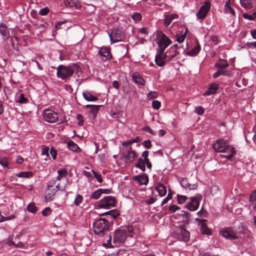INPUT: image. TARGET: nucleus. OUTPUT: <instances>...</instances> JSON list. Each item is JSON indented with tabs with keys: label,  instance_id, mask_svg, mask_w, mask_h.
I'll use <instances>...</instances> for the list:
<instances>
[{
	"label": "nucleus",
	"instance_id": "f257e3e1",
	"mask_svg": "<svg viewBox=\"0 0 256 256\" xmlns=\"http://www.w3.org/2000/svg\"><path fill=\"white\" fill-rule=\"evenodd\" d=\"M150 39L153 44L155 42L158 45L157 52L156 56H159V55L162 54L166 48L172 43V40L160 32H156L151 36Z\"/></svg>",
	"mask_w": 256,
	"mask_h": 256
},
{
	"label": "nucleus",
	"instance_id": "f03ea898",
	"mask_svg": "<svg viewBox=\"0 0 256 256\" xmlns=\"http://www.w3.org/2000/svg\"><path fill=\"white\" fill-rule=\"evenodd\" d=\"M178 53L177 50H175L174 47H170L165 54L163 52L162 54L156 56L155 62L158 66H163L166 62L170 61Z\"/></svg>",
	"mask_w": 256,
	"mask_h": 256
},
{
	"label": "nucleus",
	"instance_id": "7ed1b4c3",
	"mask_svg": "<svg viewBox=\"0 0 256 256\" xmlns=\"http://www.w3.org/2000/svg\"><path fill=\"white\" fill-rule=\"evenodd\" d=\"M132 228L128 226L115 231L113 242L116 245L122 243L127 236H132Z\"/></svg>",
	"mask_w": 256,
	"mask_h": 256
},
{
	"label": "nucleus",
	"instance_id": "20e7f679",
	"mask_svg": "<svg viewBox=\"0 0 256 256\" xmlns=\"http://www.w3.org/2000/svg\"><path fill=\"white\" fill-rule=\"evenodd\" d=\"M92 228L94 233L99 236H103L108 230V222L104 218L98 219L93 223Z\"/></svg>",
	"mask_w": 256,
	"mask_h": 256
},
{
	"label": "nucleus",
	"instance_id": "39448f33",
	"mask_svg": "<svg viewBox=\"0 0 256 256\" xmlns=\"http://www.w3.org/2000/svg\"><path fill=\"white\" fill-rule=\"evenodd\" d=\"M74 70L70 66H59L57 68V76L65 82L72 75Z\"/></svg>",
	"mask_w": 256,
	"mask_h": 256
},
{
	"label": "nucleus",
	"instance_id": "423d86ee",
	"mask_svg": "<svg viewBox=\"0 0 256 256\" xmlns=\"http://www.w3.org/2000/svg\"><path fill=\"white\" fill-rule=\"evenodd\" d=\"M116 204V199L112 196H106L99 200L96 205V208H103L108 210L115 207Z\"/></svg>",
	"mask_w": 256,
	"mask_h": 256
},
{
	"label": "nucleus",
	"instance_id": "0eeeda50",
	"mask_svg": "<svg viewBox=\"0 0 256 256\" xmlns=\"http://www.w3.org/2000/svg\"><path fill=\"white\" fill-rule=\"evenodd\" d=\"M212 146L214 150L218 152H225L226 150H232V146L227 144L226 140L223 139L218 140Z\"/></svg>",
	"mask_w": 256,
	"mask_h": 256
},
{
	"label": "nucleus",
	"instance_id": "6e6552de",
	"mask_svg": "<svg viewBox=\"0 0 256 256\" xmlns=\"http://www.w3.org/2000/svg\"><path fill=\"white\" fill-rule=\"evenodd\" d=\"M108 34L112 43L122 41L124 38V32L118 28H114Z\"/></svg>",
	"mask_w": 256,
	"mask_h": 256
},
{
	"label": "nucleus",
	"instance_id": "1a4fd4ad",
	"mask_svg": "<svg viewBox=\"0 0 256 256\" xmlns=\"http://www.w3.org/2000/svg\"><path fill=\"white\" fill-rule=\"evenodd\" d=\"M201 198L202 196L200 195L190 198L189 201L186 205V208L190 211L196 210L199 207Z\"/></svg>",
	"mask_w": 256,
	"mask_h": 256
},
{
	"label": "nucleus",
	"instance_id": "9d476101",
	"mask_svg": "<svg viewBox=\"0 0 256 256\" xmlns=\"http://www.w3.org/2000/svg\"><path fill=\"white\" fill-rule=\"evenodd\" d=\"M42 116L44 120L50 123L56 122L58 118V114L51 110H44Z\"/></svg>",
	"mask_w": 256,
	"mask_h": 256
},
{
	"label": "nucleus",
	"instance_id": "9b49d317",
	"mask_svg": "<svg viewBox=\"0 0 256 256\" xmlns=\"http://www.w3.org/2000/svg\"><path fill=\"white\" fill-rule=\"evenodd\" d=\"M220 234L228 240H236L238 238L236 232L232 228H228L220 232Z\"/></svg>",
	"mask_w": 256,
	"mask_h": 256
},
{
	"label": "nucleus",
	"instance_id": "f8f14e48",
	"mask_svg": "<svg viewBox=\"0 0 256 256\" xmlns=\"http://www.w3.org/2000/svg\"><path fill=\"white\" fill-rule=\"evenodd\" d=\"M124 160L126 163H130L136 158V156L135 152L132 150L130 146H126V151L122 153Z\"/></svg>",
	"mask_w": 256,
	"mask_h": 256
},
{
	"label": "nucleus",
	"instance_id": "ddd939ff",
	"mask_svg": "<svg viewBox=\"0 0 256 256\" xmlns=\"http://www.w3.org/2000/svg\"><path fill=\"white\" fill-rule=\"evenodd\" d=\"M210 1H206L204 4L198 10V11L196 14V16L197 18L198 19H203L204 18L206 14H208V11L210 10Z\"/></svg>",
	"mask_w": 256,
	"mask_h": 256
},
{
	"label": "nucleus",
	"instance_id": "4468645a",
	"mask_svg": "<svg viewBox=\"0 0 256 256\" xmlns=\"http://www.w3.org/2000/svg\"><path fill=\"white\" fill-rule=\"evenodd\" d=\"M196 220H198L200 229L201 232L204 234H206L210 236L212 234L211 230L208 227L207 225L205 223V220H200L199 218H196Z\"/></svg>",
	"mask_w": 256,
	"mask_h": 256
},
{
	"label": "nucleus",
	"instance_id": "2eb2a0df",
	"mask_svg": "<svg viewBox=\"0 0 256 256\" xmlns=\"http://www.w3.org/2000/svg\"><path fill=\"white\" fill-rule=\"evenodd\" d=\"M180 182L182 186L186 189L194 190L198 188V184H190L186 178H182Z\"/></svg>",
	"mask_w": 256,
	"mask_h": 256
},
{
	"label": "nucleus",
	"instance_id": "dca6fc26",
	"mask_svg": "<svg viewBox=\"0 0 256 256\" xmlns=\"http://www.w3.org/2000/svg\"><path fill=\"white\" fill-rule=\"evenodd\" d=\"M178 236L180 240L184 242H188L190 239V234L189 232L184 228H180L178 232Z\"/></svg>",
	"mask_w": 256,
	"mask_h": 256
},
{
	"label": "nucleus",
	"instance_id": "f3484780",
	"mask_svg": "<svg viewBox=\"0 0 256 256\" xmlns=\"http://www.w3.org/2000/svg\"><path fill=\"white\" fill-rule=\"evenodd\" d=\"M249 207L252 210H256V190L250 196Z\"/></svg>",
	"mask_w": 256,
	"mask_h": 256
},
{
	"label": "nucleus",
	"instance_id": "a211bd4d",
	"mask_svg": "<svg viewBox=\"0 0 256 256\" xmlns=\"http://www.w3.org/2000/svg\"><path fill=\"white\" fill-rule=\"evenodd\" d=\"M0 33L4 40H7L10 37V34L6 26L2 24H0Z\"/></svg>",
	"mask_w": 256,
	"mask_h": 256
},
{
	"label": "nucleus",
	"instance_id": "6ab92c4d",
	"mask_svg": "<svg viewBox=\"0 0 256 256\" xmlns=\"http://www.w3.org/2000/svg\"><path fill=\"white\" fill-rule=\"evenodd\" d=\"M218 88V84L214 83L211 84L208 90L204 93L203 95L204 96H209L212 94H214L216 92V90Z\"/></svg>",
	"mask_w": 256,
	"mask_h": 256
},
{
	"label": "nucleus",
	"instance_id": "aec40b11",
	"mask_svg": "<svg viewBox=\"0 0 256 256\" xmlns=\"http://www.w3.org/2000/svg\"><path fill=\"white\" fill-rule=\"evenodd\" d=\"M134 180H136L140 185H146L148 182V178L145 174L136 176Z\"/></svg>",
	"mask_w": 256,
	"mask_h": 256
},
{
	"label": "nucleus",
	"instance_id": "412c9836",
	"mask_svg": "<svg viewBox=\"0 0 256 256\" xmlns=\"http://www.w3.org/2000/svg\"><path fill=\"white\" fill-rule=\"evenodd\" d=\"M156 190L160 196H164L166 194V187L162 183H158L156 186Z\"/></svg>",
	"mask_w": 256,
	"mask_h": 256
},
{
	"label": "nucleus",
	"instance_id": "4be33fe9",
	"mask_svg": "<svg viewBox=\"0 0 256 256\" xmlns=\"http://www.w3.org/2000/svg\"><path fill=\"white\" fill-rule=\"evenodd\" d=\"M99 54L102 56L106 58V59H110L112 55L110 49L107 47H102L99 50Z\"/></svg>",
	"mask_w": 256,
	"mask_h": 256
},
{
	"label": "nucleus",
	"instance_id": "5701e85b",
	"mask_svg": "<svg viewBox=\"0 0 256 256\" xmlns=\"http://www.w3.org/2000/svg\"><path fill=\"white\" fill-rule=\"evenodd\" d=\"M214 66L216 68L218 69L223 70L228 67L229 64L226 60L224 59H220L215 64Z\"/></svg>",
	"mask_w": 256,
	"mask_h": 256
},
{
	"label": "nucleus",
	"instance_id": "b1692460",
	"mask_svg": "<svg viewBox=\"0 0 256 256\" xmlns=\"http://www.w3.org/2000/svg\"><path fill=\"white\" fill-rule=\"evenodd\" d=\"M46 192V194L45 196L46 200H52L57 192L54 188H47Z\"/></svg>",
	"mask_w": 256,
	"mask_h": 256
},
{
	"label": "nucleus",
	"instance_id": "393cba45",
	"mask_svg": "<svg viewBox=\"0 0 256 256\" xmlns=\"http://www.w3.org/2000/svg\"><path fill=\"white\" fill-rule=\"evenodd\" d=\"M200 49V45L198 44L196 46L194 47L190 50L186 52V54L190 56H195L199 53Z\"/></svg>",
	"mask_w": 256,
	"mask_h": 256
},
{
	"label": "nucleus",
	"instance_id": "a878e982",
	"mask_svg": "<svg viewBox=\"0 0 256 256\" xmlns=\"http://www.w3.org/2000/svg\"><path fill=\"white\" fill-rule=\"evenodd\" d=\"M178 15L176 14H169L166 15L164 22V24L166 27H168L170 25L172 21L173 20L178 18Z\"/></svg>",
	"mask_w": 256,
	"mask_h": 256
},
{
	"label": "nucleus",
	"instance_id": "bb28decb",
	"mask_svg": "<svg viewBox=\"0 0 256 256\" xmlns=\"http://www.w3.org/2000/svg\"><path fill=\"white\" fill-rule=\"evenodd\" d=\"M132 78L134 82L138 84L144 85V81L142 78L137 72L133 74Z\"/></svg>",
	"mask_w": 256,
	"mask_h": 256
},
{
	"label": "nucleus",
	"instance_id": "cd10ccee",
	"mask_svg": "<svg viewBox=\"0 0 256 256\" xmlns=\"http://www.w3.org/2000/svg\"><path fill=\"white\" fill-rule=\"evenodd\" d=\"M84 98L87 101L92 102L98 100V98L92 94L88 92H84L82 94Z\"/></svg>",
	"mask_w": 256,
	"mask_h": 256
},
{
	"label": "nucleus",
	"instance_id": "c85d7f7f",
	"mask_svg": "<svg viewBox=\"0 0 256 256\" xmlns=\"http://www.w3.org/2000/svg\"><path fill=\"white\" fill-rule=\"evenodd\" d=\"M67 146L72 151L78 152L80 150V148L72 140H69L67 142Z\"/></svg>",
	"mask_w": 256,
	"mask_h": 256
},
{
	"label": "nucleus",
	"instance_id": "c756f323",
	"mask_svg": "<svg viewBox=\"0 0 256 256\" xmlns=\"http://www.w3.org/2000/svg\"><path fill=\"white\" fill-rule=\"evenodd\" d=\"M58 176L56 178V180H60L62 178H66L68 172L64 168H62L58 171Z\"/></svg>",
	"mask_w": 256,
	"mask_h": 256
},
{
	"label": "nucleus",
	"instance_id": "7c9ffc66",
	"mask_svg": "<svg viewBox=\"0 0 256 256\" xmlns=\"http://www.w3.org/2000/svg\"><path fill=\"white\" fill-rule=\"evenodd\" d=\"M140 140V138L139 136H136L135 138L132 139L130 140L123 142L122 144L124 146H130V145L132 144L139 142Z\"/></svg>",
	"mask_w": 256,
	"mask_h": 256
},
{
	"label": "nucleus",
	"instance_id": "2f4dec72",
	"mask_svg": "<svg viewBox=\"0 0 256 256\" xmlns=\"http://www.w3.org/2000/svg\"><path fill=\"white\" fill-rule=\"evenodd\" d=\"M224 12L227 14H230L232 16L235 14L229 2H226L224 5Z\"/></svg>",
	"mask_w": 256,
	"mask_h": 256
},
{
	"label": "nucleus",
	"instance_id": "473e14b6",
	"mask_svg": "<svg viewBox=\"0 0 256 256\" xmlns=\"http://www.w3.org/2000/svg\"><path fill=\"white\" fill-rule=\"evenodd\" d=\"M16 176L21 178H30L32 177V174L31 172H22L16 174Z\"/></svg>",
	"mask_w": 256,
	"mask_h": 256
},
{
	"label": "nucleus",
	"instance_id": "72a5a7b5",
	"mask_svg": "<svg viewBox=\"0 0 256 256\" xmlns=\"http://www.w3.org/2000/svg\"><path fill=\"white\" fill-rule=\"evenodd\" d=\"M238 232L248 236L247 226L244 224H240L238 227Z\"/></svg>",
	"mask_w": 256,
	"mask_h": 256
},
{
	"label": "nucleus",
	"instance_id": "f704fd0d",
	"mask_svg": "<svg viewBox=\"0 0 256 256\" xmlns=\"http://www.w3.org/2000/svg\"><path fill=\"white\" fill-rule=\"evenodd\" d=\"M136 166L140 169L142 171H144L146 170L144 160L141 158L138 159Z\"/></svg>",
	"mask_w": 256,
	"mask_h": 256
},
{
	"label": "nucleus",
	"instance_id": "c9c22d12",
	"mask_svg": "<svg viewBox=\"0 0 256 256\" xmlns=\"http://www.w3.org/2000/svg\"><path fill=\"white\" fill-rule=\"evenodd\" d=\"M105 238L106 239V242H104L102 244L103 246L106 248H110L114 247V246H112L111 244V240H112L111 236L108 234L106 236Z\"/></svg>",
	"mask_w": 256,
	"mask_h": 256
},
{
	"label": "nucleus",
	"instance_id": "e433bc0d",
	"mask_svg": "<svg viewBox=\"0 0 256 256\" xmlns=\"http://www.w3.org/2000/svg\"><path fill=\"white\" fill-rule=\"evenodd\" d=\"M224 153H228V154H222L220 155L222 158H225L228 160L231 159L233 156L234 154L235 153V151L234 150V148L232 146V150H226Z\"/></svg>",
	"mask_w": 256,
	"mask_h": 256
},
{
	"label": "nucleus",
	"instance_id": "4c0bfd02",
	"mask_svg": "<svg viewBox=\"0 0 256 256\" xmlns=\"http://www.w3.org/2000/svg\"><path fill=\"white\" fill-rule=\"evenodd\" d=\"M106 214L110 215L113 218H116L120 215V214L118 210H112L102 214V215L104 216V215H106Z\"/></svg>",
	"mask_w": 256,
	"mask_h": 256
},
{
	"label": "nucleus",
	"instance_id": "58836bf2",
	"mask_svg": "<svg viewBox=\"0 0 256 256\" xmlns=\"http://www.w3.org/2000/svg\"><path fill=\"white\" fill-rule=\"evenodd\" d=\"M82 196L80 194H76L74 200V204L76 206H78L82 202Z\"/></svg>",
	"mask_w": 256,
	"mask_h": 256
},
{
	"label": "nucleus",
	"instance_id": "ea45409f",
	"mask_svg": "<svg viewBox=\"0 0 256 256\" xmlns=\"http://www.w3.org/2000/svg\"><path fill=\"white\" fill-rule=\"evenodd\" d=\"M27 210L30 212L34 214L37 210V208L36 206L34 203L32 202V203H30V204H28V206Z\"/></svg>",
	"mask_w": 256,
	"mask_h": 256
},
{
	"label": "nucleus",
	"instance_id": "a19ab883",
	"mask_svg": "<svg viewBox=\"0 0 256 256\" xmlns=\"http://www.w3.org/2000/svg\"><path fill=\"white\" fill-rule=\"evenodd\" d=\"M102 194L99 190L98 189L97 190H95L92 194L91 196H90V198H92L94 200H98L100 196H101Z\"/></svg>",
	"mask_w": 256,
	"mask_h": 256
},
{
	"label": "nucleus",
	"instance_id": "79ce46f5",
	"mask_svg": "<svg viewBox=\"0 0 256 256\" xmlns=\"http://www.w3.org/2000/svg\"><path fill=\"white\" fill-rule=\"evenodd\" d=\"M177 199L178 204H182L188 199V198L185 196L177 194Z\"/></svg>",
	"mask_w": 256,
	"mask_h": 256
},
{
	"label": "nucleus",
	"instance_id": "37998d69",
	"mask_svg": "<svg viewBox=\"0 0 256 256\" xmlns=\"http://www.w3.org/2000/svg\"><path fill=\"white\" fill-rule=\"evenodd\" d=\"M204 110L202 106H200L195 107L194 112L197 114L198 115H202L204 113Z\"/></svg>",
	"mask_w": 256,
	"mask_h": 256
},
{
	"label": "nucleus",
	"instance_id": "c03bdc74",
	"mask_svg": "<svg viewBox=\"0 0 256 256\" xmlns=\"http://www.w3.org/2000/svg\"><path fill=\"white\" fill-rule=\"evenodd\" d=\"M92 173L94 174V178L96 179L97 181L100 182L102 183V176L100 174H98L95 170H92Z\"/></svg>",
	"mask_w": 256,
	"mask_h": 256
},
{
	"label": "nucleus",
	"instance_id": "a18cd8bd",
	"mask_svg": "<svg viewBox=\"0 0 256 256\" xmlns=\"http://www.w3.org/2000/svg\"><path fill=\"white\" fill-rule=\"evenodd\" d=\"M132 17L133 20L136 22H138L142 19L141 14L138 12H136L132 16Z\"/></svg>",
	"mask_w": 256,
	"mask_h": 256
},
{
	"label": "nucleus",
	"instance_id": "49530a36",
	"mask_svg": "<svg viewBox=\"0 0 256 256\" xmlns=\"http://www.w3.org/2000/svg\"><path fill=\"white\" fill-rule=\"evenodd\" d=\"M241 6L246 8H250V4L248 0H240Z\"/></svg>",
	"mask_w": 256,
	"mask_h": 256
},
{
	"label": "nucleus",
	"instance_id": "de8ad7c7",
	"mask_svg": "<svg viewBox=\"0 0 256 256\" xmlns=\"http://www.w3.org/2000/svg\"><path fill=\"white\" fill-rule=\"evenodd\" d=\"M5 244H8V246H12L15 245V243L12 241V236H10L8 238L4 240Z\"/></svg>",
	"mask_w": 256,
	"mask_h": 256
},
{
	"label": "nucleus",
	"instance_id": "09e8293b",
	"mask_svg": "<svg viewBox=\"0 0 256 256\" xmlns=\"http://www.w3.org/2000/svg\"><path fill=\"white\" fill-rule=\"evenodd\" d=\"M180 215L183 216V220L187 222L190 218V213L186 211H182Z\"/></svg>",
	"mask_w": 256,
	"mask_h": 256
},
{
	"label": "nucleus",
	"instance_id": "8fccbe9b",
	"mask_svg": "<svg viewBox=\"0 0 256 256\" xmlns=\"http://www.w3.org/2000/svg\"><path fill=\"white\" fill-rule=\"evenodd\" d=\"M160 102L158 100H154L152 102V108L155 110H158L160 107Z\"/></svg>",
	"mask_w": 256,
	"mask_h": 256
},
{
	"label": "nucleus",
	"instance_id": "3c124183",
	"mask_svg": "<svg viewBox=\"0 0 256 256\" xmlns=\"http://www.w3.org/2000/svg\"><path fill=\"white\" fill-rule=\"evenodd\" d=\"M49 12V9L47 8H44L40 9L39 11V14L40 16H46Z\"/></svg>",
	"mask_w": 256,
	"mask_h": 256
},
{
	"label": "nucleus",
	"instance_id": "603ef678",
	"mask_svg": "<svg viewBox=\"0 0 256 256\" xmlns=\"http://www.w3.org/2000/svg\"><path fill=\"white\" fill-rule=\"evenodd\" d=\"M0 164L4 168H7L8 162L6 158H4L0 159Z\"/></svg>",
	"mask_w": 256,
	"mask_h": 256
},
{
	"label": "nucleus",
	"instance_id": "864d4df0",
	"mask_svg": "<svg viewBox=\"0 0 256 256\" xmlns=\"http://www.w3.org/2000/svg\"><path fill=\"white\" fill-rule=\"evenodd\" d=\"M49 148L48 147L44 146L41 154L44 156H46V158L49 156Z\"/></svg>",
	"mask_w": 256,
	"mask_h": 256
},
{
	"label": "nucleus",
	"instance_id": "5fc2aeb1",
	"mask_svg": "<svg viewBox=\"0 0 256 256\" xmlns=\"http://www.w3.org/2000/svg\"><path fill=\"white\" fill-rule=\"evenodd\" d=\"M74 1L73 0H65L64 3L66 6L70 8L74 7Z\"/></svg>",
	"mask_w": 256,
	"mask_h": 256
},
{
	"label": "nucleus",
	"instance_id": "6e6d98bb",
	"mask_svg": "<svg viewBox=\"0 0 256 256\" xmlns=\"http://www.w3.org/2000/svg\"><path fill=\"white\" fill-rule=\"evenodd\" d=\"M243 17L244 18L250 20H254V18L253 16V13L252 14H249L247 13L244 14Z\"/></svg>",
	"mask_w": 256,
	"mask_h": 256
},
{
	"label": "nucleus",
	"instance_id": "4d7b16f0",
	"mask_svg": "<svg viewBox=\"0 0 256 256\" xmlns=\"http://www.w3.org/2000/svg\"><path fill=\"white\" fill-rule=\"evenodd\" d=\"M186 32L184 34H182L181 36H178L176 38V41L178 42V43H182V42H184V40H185V38H186Z\"/></svg>",
	"mask_w": 256,
	"mask_h": 256
},
{
	"label": "nucleus",
	"instance_id": "13d9d810",
	"mask_svg": "<svg viewBox=\"0 0 256 256\" xmlns=\"http://www.w3.org/2000/svg\"><path fill=\"white\" fill-rule=\"evenodd\" d=\"M172 195L169 193L168 194L167 196L162 200L161 205L163 206L164 204H166L170 199H172Z\"/></svg>",
	"mask_w": 256,
	"mask_h": 256
},
{
	"label": "nucleus",
	"instance_id": "bf43d9fd",
	"mask_svg": "<svg viewBox=\"0 0 256 256\" xmlns=\"http://www.w3.org/2000/svg\"><path fill=\"white\" fill-rule=\"evenodd\" d=\"M158 94L156 92L151 91L148 94V97L150 98H157Z\"/></svg>",
	"mask_w": 256,
	"mask_h": 256
},
{
	"label": "nucleus",
	"instance_id": "052dcab7",
	"mask_svg": "<svg viewBox=\"0 0 256 256\" xmlns=\"http://www.w3.org/2000/svg\"><path fill=\"white\" fill-rule=\"evenodd\" d=\"M180 208V207L176 205H171L168 208L170 211L172 212H174Z\"/></svg>",
	"mask_w": 256,
	"mask_h": 256
},
{
	"label": "nucleus",
	"instance_id": "680f3d73",
	"mask_svg": "<svg viewBox=\"0 0 256 256\" xmlns=\"http://www.w3.org/2000/svg\"><path fill=\"white\" fill-rule=\"evenodd\" d=\"M51 212V210L49 208H46L42 212V214L44 216H46L50 214Z\"/></svg>",
	"mask_w": 256,
	"mask_h": 256
},
{
	"label": "nucleus",
	"instance_id": "e2e57ef3",
	"mask_svg": "<svg viewBox=\"0 0 256 256\" xmlns=\"http://www.w3.org/2000/svg\"><path fill=\"white\" fill-rule=\"evenodd\" d=\"M26 99L24 96V95L22 94H21L20 96V98L17 101L20 104H24L26 102Z\"/></svg>",
	"mask_w": 256,
	"mask_h": 256
},
{
	"label": "nucleus",
	"instance_id": "0e129e2a",
	"mask_svg": "<svg viewBox=\"0 0 256 256\" xmlns=\"http://www.w3.org/2000/svg\"><path fill=\"white\" fill-rule=\"evenodd\" d=\"M156 200V199H155L154 198L150 197V198L146 200L145 202L147 204L150 205L154 204Z\"/></svg>",
	"mask_w": 256,
	"mask_h": 256
},
{
	"label": "nucleus",
	"instance_id": "69168bd1",
	"mask_svg": "<svg viewBox=\"0 0 256 256\" xmlns=\"http://www.w3.org/2000/svg\"><path fill=\"white\" fill-rule=\"evenodd\" d=\"M142 145L146 148H149L151 146V142L149 140H144L142 142Z\"/></svg>",
	"mask_w": 256,
	"mask_h": 256
},
{
	"label": "nucleus",
	"instance_id": "338daca9",
	"mask_svg": "<svg viewBox=\"0 0 256 256\" xmlns=\"http://www.w3.org/2000/svg\"><path fill=\"white\" fill-rule=\"evenodd\" d=\"M56 180H50L48 183V186H47V188H52L54 184H56Z\"/></svg>",
	"mask_w": 256,
	"mask_h": 256
},
{
	"label": "nucleus",
	"instance_id": "774afa93",
	"mask_svg": "<svg viewBox=\"0 0 256 256\" xmlns=\"http://www.w3.org/2000/svg\"><path fill=\"white\" fill-rule=\"evenodd\" d=\"M102 194H110L111 193V190L108 188H99Z\"/></svg>",
	"mask_w": 256,
	"mask_h": 256
}]
</instances>
